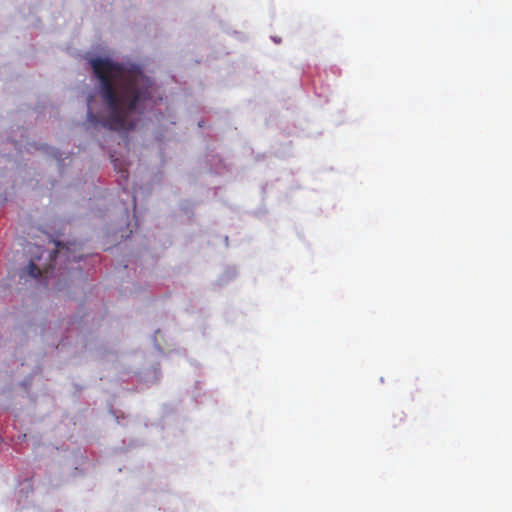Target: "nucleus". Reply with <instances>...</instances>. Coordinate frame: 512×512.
Here are the masks:
<instances>
[{
	"mask_svg": "<svg viewBox=\"0 0 512 512\" xmlns=\"http://www.w3.org/2000/svg\"><path fill=\"white\" fill-rule=\"evenodd\" d=\"M90 65L99 80L100 96L108 115L99 118L88 109L89 121L113 131L132 130L135 121L131 114L140 112L152 98V82L136 65L128 67L102 57L90 59Z\"/></svg>",
	"mask_w": 512,
	"mask_h": 512,
	"instance_id": "1",
	"label": "nucleus"
},
{
	"mask_svg": "<svg viewBox=\"0 0 512 512\" xmlns=\"http://www.w3.org/2000/svg\"><path fill=\"white\" fill-rule=\"evenodd\" d=\"M58 249L54 251V260L60 257H64L68 262L72 261H80L82 259L81 256H76L71 252L69 247L63 246L60 243H57Z\"/></svg>",
	"mask_w": 512,
	"mask_h": 512,
	"instance_id": "2",
	"label": "nucleus"
},
{
	"mask_svg": "<svg viewBox=\"0 0 512 512\" xmlns=\"http://www.w3.org/2000/svg\"><path fill=\"white\" fill-rule=\"evenodd\" d=\"M28 274L31 277L37 279L42 276V271L36 264H34L33 262H30L28 265Z\"/></svg>",
	"mask_w": 512,
	"mask_h": 512,
	"instance_id": "3",
	"label": "nucleus"
},
{
	"mask_svg": "<svg viewBox=\"0 0 512 512\" xmlns=\"http://www.w3.org/2000/svg\"><path fill=\"white\" fill-rule=\"evenodd\" d=\"M112 163L114 165V168L115 169H118V171L121 173V177L127 179L128 177V172L126 169H124L122 166H118V160L117 159H112Z\"/></svg>",
	"mask_w": 512,
	"mask_h": 512,
	"instance_id": "4",
	"label": "nucleus"
},
{
	"mask_svg": "<svg viewBox=\"0 0 512 512\" xmlns=\"http://www.w3.org/2000/svg\"><path fill=\"white\" fill-rule=\"evenodd\" d=\"M53 268L51 265H49L48 267L45 268V274H48L49 273V270Z\"/></svg>",
	"mask_w": 512,
	"mask_h": 512,
	"instance_id": "5",
	"label": "nucleus"
}]
</instances>
